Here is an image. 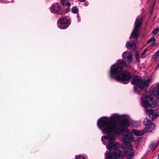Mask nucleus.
Returning <instances> with one entry per match:
<instances>
[{"mask_svg":"<svg viewBox=\"0 0 159 159\" xmlns=\"http://www.w3.org/2000/svg\"><path fill=\"white\" fill-rule=\"evenodd\" d=\"M65 1V0H61V2L63 4H64V1Z\"/></svg>","mask_w":159,"mask_h":159,"instance_id":"28","label":"nucleus"},{"mask_svg":"<svg viewBox=\"0 0 159 159\" xmlns=\"http://www.w3.org/2000/svg\"><path fill=\"white\" fill-rule=\"evenodd\" d=\"M142 19H139L137 18L136 20L135 23V26L134 30L131 34V37L134 38H137L138 36L139 33V27L142 25Z\"/></svg>","mask_w":159,"mask_h":159,"instance_id":"6","label":"nucleus"},{"mask_svg":"<svg viewBox=\"0 0 159 159\" xmlns=\"http://www.w3.org/2000/svg\"><path fill=\"white\" fill-rule=\"evenodd\" d=\"M158 144V143H157L156 145L154 143H152L150 145V147L152 149V150H154L156 147H157V145Z\"/></svg>","mask_w":159,"mask_h":159,"instance_id":"18","label":"nucleus"},{"mask_svg":"<svg viewBox=\"0 0 159 159\" xmlns=\"http://www.w3.org/2000/svg\"><path fill=\"white\" fill-rule=\"evenodd\" d=\"M112 117L114 118H116L118 117V116L117 115H113Z\"/></svg>","mask_w":159,"mask_h":159,"instance_id":"25","label":"nucleus"},{"mask_svg":"<svg viewBox=\"0 0 159 159\" xmlns=\"http://www.w3.org/2000/svg\"><path fill=\"white\" fill-rule=\"evenodd\" d=\"M66 5L68 7H70V4L69 2H67L66 4Z\"/></svg>","mask_w":159,"mask_h":159,"instance_id":"26","label":"nucleus"},{"mask_svg":"<svg viewBox=\"0 0 159 159\" xmlns=\"http://www.w3.org/2000/svg\"><path fill=\"white\" fill-rule=\"evenodd\" d=\"M89 4V3L88 2H86L85 3H84V5L85 6H87Z\"/></svg>","mask_w":159,"mask_h":159,"instance_id":"27","label":"nucleus"},{"mask_svg":"<svg viewBox=\"0 0 159 159\" xmlns=\"http://www.w3.org/2000/svg\"><path fill=\"white\" fill-rule=\"evenodd\" d=\"M151 81V79L150 78H147L143 80L139 77L134 76L133 77L131 82L135 84L134 89L135 92L139 93L143 89L148 87Z\"/></svg>","mask_w":159,"mask_h":159,"instance_id":"4","label":"nucleus"},{"mask_svg":"<svg viewBox=\"0 0 159 159\" xmlns=\"http://www.w3.org/2000/svg\"><path fill=\"white\" fill-rule=\"evenodd\" d=\"M85 1V0H80V1L82 2H84Z\"/></svg>","mask_w":159,"mask_h":159,"instance_id":"29","label":"nucleus"},{"mask_svg":"<svg viewBox=\"0 0 159 159\" xmlns=\"http://www.w3.org/2000/svg\"><path fill=\"white\" fill-rule=\"evenodd\" d=\"M71 11L73 13L76 14L78 12V9L77 7H75L72 8Z\"/></svg>","mask_w":159,"mask_h":159,"instance_id":"19","label":"nucleus"},{"mask_svg":"<svg viewBox=\"0 0 159 159\" xmlns=\"http://www.w3.org/2000/svg\"><path fill=\"white\" fill-rule=\"evenodd\" d=\"M98 126L102 128V131L104 134H107V136H103L102 137V141L106 143H108L107 146L109 150L116 149L115 152L118 150L119 144L117 142H113L116 139V137L113 133L116 135L120 134L125 131V127L128 125V120H123L120 124L116 125V122L113 119H110L107 121L105 118H102L98 120L97 123ZM113 153H110L111 155Z\"/></svg>","mask_w":159,"mask_h":159,"instance_id":"1","label":"nucleus"},{"mask_svg":"<svg viewBox=\"0 0 159 159\" xmlns=\"http://www.w3.org/2000/svg\"><path fill=\"white\" fill-rule=\"evenodd\" d=\"M136 61H139V52L136 51L134 54Z\"/></svg>","mask_w":159,"mask_h":159,"instance_id":"21","label":"nucleus"},{"mask_svg":"<svg viewBox=\"0 0 159 159\" xmlns=\"http://www.w3.org/2000/svg\"><path fill=\"white\" fill-rule=\"evenodd\" d=\"M129 118L128 117H126L125 118H124L118 124H116V125H118V124H120L123 120H128V123H129ZM129 125H129L128 126L125 127L124 128H125V131L123 132H125L126 131V133L125 134H124L123 136L121 137V140L122 142L124 143H129L131 141H132L133 139V138L132 136V133L131 132H129V131L128 130H126L125 128L127 127Z\"/></svg>","mask_w":159,"mask_h":159,"instance_id":"5","label":"nucleus"},{"mask_svg":"<svg viewBox=\"0 0 159 159\" xmlns=\"http://www.w3.org/2000/svg\"><path fill=\"white\" fill-rule=\"evenodd\" d=\"M132 55L128 52H125L122 54V57L128 63L132 61Z\"/></svg>","mask_w":159,"mask_h":159,"instance_id":"11","label":"nucleus"},{"mask_svg":"<svg viewBox=\"0 0 159 159\" xmlns=\"http://www.w3.org/2000/svg\"><path fill=\"white\" fill-rule=\"evenodd\" d=\"M132 132L134 134L137 136H141L143 134L146 133H144L143 131V132H142L141 131H138L136 130H133L132 131Z\"/></svg>","mask_w":159,"mask_h":159,"instance_id":"16","label":"nucleus"},{"mask_svg":"<svg viewBox=\"0 0 159 159\" xmlns=\"http://www.w3.org/2000/svg\"><path fill=\"white\" fill-rule=\"evenodd\" d=\"M136 44L134 42H127L126 44V47L129 50H132L135 48Z\"/></svg>","mask_w":159,"mask_h":159,"instance_id":"13","label":"nucleus"},{"mask_svg":"<svg viewBox=\"0 0 159 159\" xmlns=\"http://www.w3.org/2000/svg\"><path fill=\"white\" fill-rule=\"evenodd\" d=\"M124 154L121 151L118 150L111 155H109L107 157V159H123Z\"/></svg>","mask_w":159,"mask_h":159,"instance_id":"7","label":"nucleus"},{"mask_svg":"<svg viewBox=\"0 0 159 159\" xmlns=\"http://www.w3.org/2000/svg\"><path fill=\"white\" fill-rule=\"evenodd\" d=\"M159 30V29L158 28H156L155 29L152 31V33L153 34H155L158 32V31Z\"/></svg>","mask_w":159,"mask_h":159,"instance_id":"22","label":"nucleus"},{"mask_svg":"<svg viewBox=\"0 0 159 159\" xmlns=\"http://www.w3.org/2000/svg\"><path fill=\"white\" fill-rule=\"evenodd\" d=\"M125 146L126 148L129 150H132L133 149V146L130 143L126 144Z\"/></svg>","mask_w":159,"mask_h":159,"instance_id":"17","label":"nucleus"},{"mask_svg":"<svg viewBox=\"0 0 159 159\" xmlns=\"http://www.w3.org/2000/svg\"><path fill=\"white\" fill-rule=\"evenodd\" d=\"M155 128V124L153 123H150L144 129L143 131L144 133H147L151 131Z\"/></svg>","mask_w":159,"mask_h":159,"instance_id":"12","label":"nucleus"},{"mask_svg":"<svg viewBox=\"0 0 159 159\" xmlns=\"http://www.w3.org/2000/svg\"><path fill=\"white\" fill-rule=\"evenodd\" d=\"M124 154L127 159H131L134 155L133 153L130 151H125Z\"/></svg>","mask_w":159,"mask_h":159,"instance_id":"14","label":"nucleus"},{"mask_svg":"<svg viewBox=\"0 0 159 159\" xmlns=\"http://www.w3.org/2000/svg\"><path fill=\"white\" fill-rule=\"evenodd\" d=\"M147 50V49H145L143 50V52L142 53V55H144L145 54V53L146 52Z\"/></svg>","mask_w":159,"mask_h":159,"instance_id":"24","label":"nucleus"},{"mask_svg":"<svg viewBox=\"0 0 159 159\" xmlns=\"http://www.w3.org/2000/svg\"><path fill=\"white\" fill-rule=\"evenodd\" d=\"M60 5L58 3L53 4L50 7V10L52 13H57L61 9Z\"/></svg>","mask_w":159,"mask_h":159,"instance_id":"10","label":"nucleus"},{"mask_svg":"<svg viewBox=\"0 0 159 159\" xmlns=\"http://www.w3.org/2000/svg\"><path fill=\"white\" fill-rule=\"evenodd\" d=\"M143 122L144 124L146 126L151 123V121L146 117L145 119Z\"/></svg>","mask_w":159,"mask_h":159,"instance_id":"20","label":"nucleus"},{"mask_svg":"<svg viewBox=\"0 0 159 159\" xmlns=\"http://www.w3.org/2000/svg\"><path fill=\"white\" fill-rule=\"evenodd\" d=\"M59 21L60 24H59L60 25L59 26L61 29H66L68 27L69 25L67 23L68 20L66 18H61L59 19Z\"/></svg>","mask_w":159,"mask_h":159,"instance_id":"9","label":"nucleus"},{"mask_svg":"<svg viewBox=\"0 0 159 159\" xmlns=\"http://www.w3.org/2000/svg\"><path fill=\"white\" fill-rule=\"evenodd\" d=\"M76 159H85L84 156H80L78 157H76Z\"/></svg>","mask_w":159,"mask_h":159,"instance_id":"23","label":"nucleus"},{"mask_svg":"<svg viewBox=\"0 0 159 159\" xmlns=\"http://www.w3.org/2000/svg\"><path fill=\"white\" fill-rule=\"evenodd\" d=\"M155 41L156 39L154 36L152 37L149 39L147 41V43H149L151 42H152V44L149 47L150 49H151L152 47H153L155 45Z\"/></svg>","mask_w":159,"mask_h":159,"instance_id":"15","label":"nucleus"},{"mask_svg":"<svg viewBox=\"0 0 159 159\" xmlns=\"http://www.w3.org/2000/svg\"><path fill=\"white\" fill-rule=\"evenodd\" d=\"M126 62L122 60H118L116 64L111 67L110 70V76L112 79L122 82L124 84L129 83L132 75L126 71H122L124 66H127Z\"/></svg>","mask_w":159,"mask_h":159,"instance_id":"2","label":"nucleus"},{"mask_svg":"<svg viewBox=\"0 0 159 159\" xmlns=\"http://www.w3.org/2000/svg\"><path fill=\"white\" fill-rule=\"evenodd\" d=\"M152 93L154 97L157 98L156 100V103L159 106V83L156 85L155 89L153 90Z\"/></svg>","mask_w":159,"mask_h":159,"instance_id":"8","label":"nucleus"},{"mask_svg":"<svg viewBox=\"0 0 159 159\" xmlns=\"http://www.w3.org/2000/svg\"><path fill=\"white\" fill-rule=\"evenodd\" d=\"M157 159H159V158Z\"/></svg>","mask_w":159,"mask_h":159,"instance_id":"30","label":"nucleus"},{"mask_svg":"<svg viewBox=\"0 0 159 159\" xmlns=\"http://www.w3.org/2000/svg\"><path fill=\"white\" fill-rule=\"evenodd\" d=\"M143 93V97L141 98V104L146 110L149 111V116L152 120H153L157 116V114L156 111L152 110V104L154 99L151 94L145 90Z\"/></svg>","mask_w":159,"mask_h":159,"instance_id":"3","label":"nucleus"}]
</instances>
